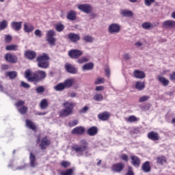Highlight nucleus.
Instances as JSON below:
<instances>
[{
  "instance_id": "47",
  "label": "nucleus",
  "mask_w": 175,
  "mask_h": 175,
  "mask_svg": "<svg viewBox=\"0 0 175 175\" xmlns=\"http://www.w3.org/2000/svg\"><path fill=\"white\" fill-rule=\"evenodd\" d=\"M105 83V78H97L95 81H94V84H103Z\"/></svg>"
},
{
  "instance_id": "21",
  "label": "nucleus",
  "mask_w": 175,
  "mask_h": 175,
  "mask_svg": "<svg viewBox=\"0 0 175 175\" xmlns=\"http://www.w3.org/2000/svg\"><path fill=\"white\" fill-rule=\"evenodd\" d=\"M23 25V22H12L11 27L14 31H20L21 29V27Z\"/></svg>"
},
{
  "instance_id": "37",
  "label": "nucleus",
  "mask_w": 175,
  "mask_h": 175,
  "mask_svg": "<svg viewBox=\"0 0 175 175\" xmlns=\"http://www.w3.org/2000/svg\"><path fill=\"white\" fill-rule=\"evenodd\" d=\"M125 121L126 122H137V121H139V118L135 116H131L129 118H126Z\"/></svg>"
},
{
  "instance_id": "51",
  "label": "nucleus",
  "mask_w": 175,
  "mask_h": 175,
  "mask_svg": "<svg viewBox=\"0 0 175 175\" xmlns=\"http://www.w3.org/2000/svg\"><path fill=\"white\" fill-rule=\"evenodd\" d=\"M38 94H42V92H44V88L43 86H39L36 90Z\"/></svg>"
},
{
  "instance_id": "4",
  "label": "nucleus",
  "mask_w": 175,
  "mask_h": 175,
  "mask_svg": "<svg viewBox=\"0 0 175 175\" xmlns=\"http://www.w3.org/2000/svg\"><path fill=\"white\" fill-rule=\"evenodd\" d=\"M80 143L81 146L75 145L72 146V150L77 152L78 155H83V152H84V151H87L88 148V144L87 143V141L84 139L81 140Z\"/></svg>"
},
{
  "instance_id": "61",
  "label": "nucleus",
  "mask_w": 175,
  "mask_h": 175,
  "mask_svg": "<svg viewBox=\"0 0 175 175\" xmlns=\"http://www.w3.org/2000/svg\"><path fill=\"white\" fill-rule=\"evenodd\" d=\"M105 90L104 86H96V91H103Z\"/></svg>"
},
{
  "instance_id": "22",
  "label": "nucleus",
  "mask_w": 175,
  "mask_h": 175,
  "mask_svg": "<svg viewBox=\"0 0 175 175\" xmlns=\"http://www.w3.org/2000/svg\"><path fill=\"white\" fill-rule=\"evenodd\" d=\"M158 24L159 23H157V24L152 25L150 22H146V23H144L142 26V28H144V29L150 30V29H152L153 28H155V27H157Z\"/></svg>"
},
{
  "instance_id": "50",
  "label": "nucleus",
  "mask_w": 175,
  "mask_h": 175,
  "mask_svg": "<svg viewBox=\"0 0 175 175\" xmlns=\"http://www.w3.org/2000/svg\"><path fill=\"white\" fill-rule=\"evenodd\" d=\"M155 0H145L144 3L146 6H151V4L154 3Z\"/></svg>"
},
{
  "instance_id": "20",
  "label": "nucleus",
  "mask_w": 175,
  "mask_h": 175,
  "mask_svg": "<svg viewBox=\"0 0 175 175\" xmlns=\"http://www.w3.org/2000/svg\"><path fill=\"white\" fill-rule=\"evenodd\" d=\"M142 170L144 172V173H150L151 172V167L150 166V161H146L142 165Z\"/></svg>"
},
{
  "instance_id": "29",
  "label": "nucleus",
  "mask_w": 175,
  "mask_h": 175,
  "mask_svg": "<svg viewBox=\"0 0 175 175\" xmlns=\"http://www.w3.org/2000/svg\"><path fill=\"white\" fill-rule=\"evenodd\" d=\"M29 161H30V165H31V167H35V166H36V165H38V163H36V157L32 153H30Z\"/></svg>"
},
{
  "instance_id": "10",
  "label": "nucleus",
  "mask_w": 175,
  "mask_h": 175,
  "mask_svg": "<svg viewBox=\"0 0 175 175\" xmlns=\"http://www.w3.org/2000/svg\"><path fill=\"white\" fill-rule=\"evenodd\" d=\"M124 167H125V164L122 163H118L112 165L111 170L115 173H120L124 170Z\"/></svg>"
},
{
  "instance_id": "27",
  "label": "nucleus",
  "mask_w": 175,
  "mask_h": 175,
  "mask_svg": "<svg viewBox=\"0 0 175 175\" xmlns=\"http://www.w3.org/2000/svg\"><path fill=\"white\" fill-rule=\"evenodd\" d=\"M88 135L89 136H95L98 133V128L96 126H92L89 129H88Z\"/></svg>"
},
{
  "instance_id": "8",
  "label": "nucleus",
  "mask_w": 175,
  "mask_h": 175,
  "mask_svg": "<svg viewBox=\"0 0 175 175\" xmlns=\"http://www.w3.org/2000/svg\"><path fill=\"white\" fill-rule=\"evenodd\" d=\"M78 9L87 14L92 12V6L90 4H81L78 6Z\"/></svg>"
},
{
  "instance_id": "53",
  "label": "nucleus",
  "mask_w": 175,
  "mask_h": 175,
  "mask_svg": "<svg viewBox=\"0 0 175 175\" xmlns=\"http://www.w3.org/2000/svg\"><path fill=\"white\" fill-rule=\"evenodd\" d=\"M120 159L122 161H124L125 162H128V161H129V158L128 157V155L123 154L120 156Z\"/></svg>"
},
{
  "instance_id": "58",
  "label": "nucleus",
  "mask_w": 175,
  "mask_h": 175,
  "mask_svg": "<svg viewBox=\"0 0 175 175\" xmlns=\"http://www.w3.org/2000/svg\"><path fill=\"white\" fill-rule=\"evenodd\" d=\"M79 124V122L77 120H73L69 123L70 126H76Z\"/></svg>"
},
{
  "instance_id": "7",
  "label": "nucleus",
  "mask_w": 175,
  "mask_h": 175,
  "mask_svg": "<svg viewBox=\"0 0 175 175\" xmlns=\"http://www.w3.org/2000/svg\"><path fill=\"white\" fill-rule=\"evenodd\" d=\"M4 58L5 61L10 62V64H17L18 62V57H17V55L12 53H6Z\"/></svg>"
},
{
  "instance_id": "24",
  "label": "nucleus",
  "mask_w": 175,
  "mask_h": 175,
  "mask_svg": "<svg viewBox=\"0 0 175 175\" xmlns=\"http://www.w3.org/2000/svg\"><path fill=\"white\" fill-rule=\"evenodd\" d=\"M33 29H35V28L33 27V25H32L28 23H25V24H24L25 32H26L27 33H29L32 32V31H33Z\"/></svg>"
},
{
  "instance_id": "41",
  "label": "nucleus",
  "mask_w": 175,
  "mask_h": 175,
  "mask_svg": "<svg viewBox=\"0 0 175 175\" xmlns=\"http://www.w3.org/2000/svg\"><path fill=\"white\" fill-rule=\"evenodd\" d=\"M8 21H2L0 22V31H3L4 29H6L8 28Z\"/></svg>"
},
{
  "instance_id": "35",
  "label": "nucleus",
  "mask_w": 175,
  "mask_h": 175,
  "mask_svg": "<svg viewBox=\"0 0 175 175\" xmlns=\"http://www.w3.org/2000/svg\"><path fill=\"white\" fill-rule=\"evenodd\" d=\"M6 77H9L11 80L17 77V72L16 71H8L5 73Z\"/></svg>"
},
{
  "instance_id": "52",
  "label": "nucleus",
  "mask_w": 175,
  "mask_h": 175,
  "mask_svg": "<svg viewBox=\"0 0 175 175\" xmlns=\"http://www.w3.org/2000/svg\"><path fill=\"white\" fill-rule=\"evenodd\" d=\"M34 33L36 35V36H37L38 38H42V31H40V29H36L35 31H34Z\"/></svg>"
},
{
  "instance_id": "19",
  "label": "nucleus",
  "mask_w": 175,
  "mask_h": 175,
  "mask_svg": "<svg viewBox=\"0 0 175 175\" xmlns=\"http://www.w3.org/2000/svg\"><path fill=\"white\" fill-rule=\"evenodd\" d=\"M133 76L135 77V79H144L146 77V73L143 71H140L139 70H135L133 72Z\"/></svg>"
},
{
  "instance_id": "57",
  "label": "nucleus",
  "mask_w": 175,
  "mask_h": 175,
  "mask_svg": "<svg viewBox=\"0 0 175 175\" xmlns=\"http://www.w3.org/2000/svg\"><path fill=\"white\" fill-rule=\"evenodd\" d=\"M70 165V163L68 162V161H63L62 163V166L63 167H68V166Z\"/></svg>"
},
{
  "instance_id": "34",
  "label": "nucleus",
  "mask_w": 175,
  "mask_h": 175,
  "mask_svg": "<svg viewBox=\"0 0 175 175\" xmlns=\"http://www.w3.org/2000/svg\"><path fill=\"white\" fill-rule=\"evenodd\" d=\"M120 14L124 17H132V16H133V12L127 10H122L120 11Z\"/></svg>"
},
{
  "instance_id": "54",
  "label": "nucleus",
  "mask_w": 175,
  "mask_h": 175,
  "mask_svg": "<svg viewBox=\"0 0 175 175\" xmlns=\"http://www.w3.org/2000/svg\"><path fill=\"white\" fill-rule=\"evenodd\" d=\"M12 37L10 35H7L5 37V41L6 42V43H10V42H12Z\"/></svg>"
},
{
  "instance_id": "55",
  "label": "nucleus",
  "mask_w": 175,
  "mask_h": 175,
  "mask_svg": "<svg viewBox=\"0 0 175 175\" xmlns=\"http://www.w3.org/2000/svg\"><path fill=\"white\" fill-rule=\"evenodd\" d=\"M21 87H23V88H31V85H29V84L24 82V81H21Z\"/></svg>"
},
{
  "instance_id": "30",
  "label": "nucleus",
  "mask_w": 175,
  "mask_h": 175,
  "mask_svg": "<svg viewBox=\"0 0 175 175\" xmlns=\"http://www.w3.org/2000/svg\"><path fill=\"white\" fill-rule=\"evenodd\" d=\"M67 18L70 21H75V20H76V12H75L74 10H70L67 14Z\"/></svg>"
},
{
  "instance_id": "60",
  "label": "nucleus",
  "mask_w": 175,
  "mask_h": 175,
  "mask_svg": "<svg viewBox=\"0 0 175 175\" xmlns=\"http://www.w3.org/2000/svg\"><path fill=\"white\" fill-rule=\"evenodd\" d=\"M126 175H135L133 174V171H132V167H129V170H128L127 173L126 174Z\"/></svg>"
},
{
  "instance_id": "63",
  "label": "nucleus",
  "mask_w": 175,
  "mask_h": 175,
  "mask_svg": "<svg viewBox=\"0 0 175 175\" xmlns=\"http://www.w3.org/2000/svg\"><path fill=\"white\" fill-rule=\"evenodd\" d=\"M170 79L172 81H175V72H173L172 74L170 75Z\"/></svg>"
},
{
  "instance_id": "44",
  "label": "nucleus",
  "mask_w": 175,
  "mask_h": 175,
  "mask_svg": "<svg viewBox=\"0 0 175 175\" xmlns=\"http://www.w3.org/2000/svg\"><path fill=\"white\" fill-rule=\"evenodd\" d=\"M150 99V96H142L139 98V103H143V102H147Z\"/></svg>"
},
{
  "instance_id": "14",
  "label": "nucleus",
  "mask_w": 175,
  "mask_h": 175,
  "mask_svg": "<svg viewBox=\"0 0 175 175\" xmlns=\"http://www.w3.org/2000/svg\"><path fill=\"white\" fill-rule=\"evenodd\" d=\"M98 117L101 121H107V119L110 118V113L108 111H104L103 113H100L98 115Z\"/></svg>"
},
{
  "instance_id": "25",
  "label": "nucleus",
  "mask_w": 175,
  "mask_h": 175,
  "mask_svg": "<svg viewBox=\"0 0 175 175\" xmlns=\"http://www.w3.org/2000/svg\"><path fill=\"white\" fill-rule=\"evenodd\" d=\"M135 88L137 90V91H143V90L146 88V84L144 82L137 81L135 85Z\"/></svg>"
},
{
  "instance_id": "42",
  "label": "nucleus",
  "mask_w": 175,
  "mask_h": 175,
  "mask_svg": "<svg viewBox=\"0 0 175 175\" xmlns=\"http://www.w3.org/2000/svg\"><path fill=\"white\" fill-rule=\"evenodd\" d=\"M93 100L96 102H102V100H103V96L101 94H95L93 97Z\"/></svg>"
},
{
  "instance_id": "45",
  "label": "nucleus",
  "mask_w": 175,
  "mask_h": 175,
  "mask_svg": "<svg viewBox=\"0 0 175 175\" xmlns=\"http://www.w3.org/2000/svg\"><path fill=\"white\" fill-rule=\"evenodd\" d=\"M61 175H72L73 174V170L72 169H68L66 170L65 172H60Z\"/></svg>"
},
{
  "instance_id": "13",
  "label": "nucleus",
  "mask_w": 175,
  "mask_h": 175,
  "mask_svg": "<svg viewBox=\"0 0 175 175\" xmlns=\"http://www.w3.org/2000/svg\"><path fill=\"white\" fill-rule=\"evenodd\" d=\"M148 139H150V140H152L153 142H157L159 140V135H158V133L155 131L150 132L148 134Z\"/></svg>"
},
{
  "instance_id": "18",
  "label": "nucleus",
  "mask_w": 175,
  "mask_h": 175,
  "mask_svg": "<svg viewBox=\"0 0 175 175\" xmlns=\"http://www.w3.org/2000/svg\"><path fill=\"white\" fill-rule=\"evenodd\" d=\"M85 132V129L83 126H77L72 129V133L74 135H83Z\"/></svg>"
},
{
  "instance_id": "38",
  "label": "nucleus",
  "mask_w": 175,
  "mask_h": 175,
  "mask_svg": "<svg viewBox=\"0 0 175 175\" xmlns=\"http://www.w3.org/2000/svg\"><path fill=\"white\" fill-rule=\"evenodd\" d=\"M157 162L159 165H165L166 163V157L160 156L157 158Z\"/></svg>"
},
{
  "instance_id": "17",
  "label": "nucleus",
  "mask_w": 175,
  "mask_h": 175,
  "mask_svg": "<svg viewBox=\"0 0 175 175\" xmlns=\"http://www.w3.org/2000/svg\"><path fill=\"white\" fill-rule=\"evenodd\" d=\"M73 84H75V79L73 78L66 79L63 82V85H64L65 89L70 88Z\"/></svg>"
},
{
  "instance_id": "40",
  "label": "nucleus",
  "mask_w": 175,
  "mask_h": 175,
  "mask_svg": "<svg viewBox=\"0 0 175 175\" xmlns=\"http://www.w3.org/2000/svg\"><path fill=\"white\" fill-rule=\"evenodd\" d=\"M159 81L163 84V85H164V87L169 85V80L166 79L163 77H159Z\"/></svg>"
},
{
  "instance_id": "2",
  "label": "nucleus",
  "mask_w": 175,
  "mask_h": 175,
  "mask_svg": "<svg viewBox=\"0 0 175 175\" xmlns=\"http://www.w3.org/2000/svg\"><path fill=\"white\" fill-rule=\"evenodd\" d=\"M64 109H62L59 113V117L65 118V117H69V116L73 114V109H75V103L66 101L64 103Z\"/></svg>"
},
{
  "instance_id": "64",
  "label": "nucleus",
  "mask_w": 175,
  "mask_h": 175,
  "mask_svg": "<svg viewBox=\"0 0 175 175\" xmlns=\"http://www.w3.org/2000/svg\"><path fill=\"white\" fill-rule=\"evenodd\" d=\"M123 57H124V58L125 59H129V58H131V56H129V54H124V55H123Z\"/></svg>"
},
{
  "instance_id": "9",
  "label": "nucleus",
  "mask_w": 175,
  "mask_h": 175,
  "mask_svg": "<svg viewBox=\"0 0 175 175\" xmlns=\"http://www.w3.org/2000/svg\"><path fill=\"white\" fill-rule=\"evenodd\" d=\"M68 55L73 59H77L81 55H83V52L80 50L73 49L69 51Z\"/></svg>"
},
{
  "instance_id": "11",
  "label": "nucleus",
  "mask_w": 175,
  "mask_h": 175,
  "mask_svg": "<svg viewBox=\"0 0 175 175\" xmlns=\"http://www.w3.org/2000/svg\"><path fill=\"white\" fill-rule=\"evenodd\" d=\"M65 69L68 73L76 75L77 73V68L72 66L71 64L67 63L65 64Z\"/></svg>"
},
{
  "instance_id": "31",
  "label": "nucleus",
  "mask_w": 175,
  "mask_h": 175,
  "mask_svg": "<svg viewBox=\"0 0 175 175\" xmlns=\"http://www.w3.org/2000/svg\"><path fill=\"white\" fill-rule=\"evenodd\" d=\"M40 107L42 109V110H44L49 107V101L47 99L44 98L40 101Z\"/></svg>"
},
{
  "instance_id": "5",
  "label": "nucleus",
  "mask_w": 175,
  "mask_h": 175,
  "mask_svg": "<svg viewBox=\"0 0 175 175\" xmlns=\"http://www.w3.org/2000/svg\"><path fill=\"white\" fill-rule=\"evenodd\" d=\"M108 31L109 33H120L121 31V25L118 23H111L108 27Z\"/></svg>"
},
{
  "instance_id": "3",
  "label": "nucleus",
  "mask_w": 175,
  "mask_h": 175,
  "mask_svg": "<svg viewBox=\"0 0 175 175\" xmlns=\"http://www.w3.org/2000/svg\"><path fill=\"white\" fill-rule=\"evenodd\" d=\"M49 59H50V57H49V55L46 53L38 56L36 59L38 68H41V69H47L49 66Z\"/></svg>"
},
{
  "instance_id": "59",
  "label": "nucleus",
  "mask_w": 175,
  "mask_h": 175,
  "mask_svg": "<svg viewBox=\"0 0 175 175\" xmlns=\"http://www.w3.org/2000/svg\"><path fill=\"white\" fill-rule=\"evenodd\" d=\"M105 73L107 77H110V68L109 67L105 68Z\"/></svg>"
},
{
  "instance_id": "6",
  "label": "nucleus",
  "mask_w": 175,
  "mask_h": 175,
  "mask_svg": "<svg viewBox=\"0 0 175 175\" xmlns=\"http://www.w3.org/2000/svg\"><path fill=\"white\" fill-rule=\"evenodd\" d=\"M55 36V31L54 30H50L47 31L46 33V40L48 43L50 44V46H55V38L54 36Z\"/></svg>"
},
{
  "instance_id": "1",
  "label": "nucleus",
  "mask_w": 175,
  "mask_h": 175,
  "mask_svg": "<svg viewBox=\"0 0 175 175\" xmlns=\"http://www.w3.org/2000/svg\"><path fill=\"white\" fill-rule=\"evenodd\" d=\"M25 77L27 79L28 81H40V80H44L46 77V72L38 70L32 75V71L31 70H27L25 72Z\"/></svg>"
},
{
  "instance_id": "48",
  "label": "nucleus",
  "mask_w": 175,
  "mask_h": 175,
  "mask_svg": "<svg viewBox=\"0 0 175 175\" xmlns=\"http://www.w3.org/2000/svg\"><path fill=\"white\" fill-rule=\"evenodd\" d=\"M77 62H78V64H84V62H88V58L85 57H83L80 59H79Z\"/></svg>"
},
{
  "instance_id": "62",
  "label": "nucleus",
  "mask_w": 175,
  "mask_h": 175,
  "mask_svg": "<svg viewBox=\"0 0 175 175\" xmlns=\"http://www.w3.org/2000/svg\"><path fill=\"white\" fill-rule=\"evenodd\" d=\"M1 68L3 70H8V69H9V66L8 64H3L1 65Z\"/></svg>"
},
{
  "instance_id": "43",
  "label": "nucleus",
  "mask_w": 175,
  "mask_h": 175,
  "mask_svg": "<svg viewBox=\"0 0 175 175\" xmlns=\"http://www.w3.org/2000/svg\"><path fill=\"white\" fill-rule=\"evenodd\" d=\"M83 40L86 42V43H92V42H94V38L91 36H85L83 38Z\"/></svg>"
},
{
  "instance_id": "23",
  "label": "nucleus",
  "mask_w": 175,
  "mask_h": 175,
  "mask_svg": "<svg viewBox=\"0 0 175 175\" xmlns=\"http://www.w3.org/2000/svg\"><path fill=\"white\" fill-rule=\"evenodd\" d=\"M131 163L135 167H139L140 166V159L137 156H131Z\"/></svg>"
},
{
  "instance_id": "15",
  "label": "nucleus",
  "mask_w": 175,
  "mask_h": 175,
  "mask_svg": "<svg viewBox=\"0 0 175 175\" xmlns=\"http://www.w3.org/2000/svg\"><path fill=\"white\" fill-rule=\"evenodd\" d=\"M25 56L27 59H35L36 58V53L33 51H27L25 53Z\"/></svg>"
},
{
  "instance_id": "33",
  "label": "nucleus",
  "mask_w": 175,
  "mask_h": 175,
  "mask_svg": "<svg viewBox=\"0 0 175 175\" xmlns=\"http://www.w3.org/2000/svg\"><path fill=\"white\" fill-rule=\"evenodd\" d=\"M53 90H55V91H57V92H61L64 91V90H65V86L64 85L63 82L55 85L53 87Z\"/></svg>"
},
{
  "instance_id": "32",
  "label": "nucleus",
  "mask_w": 175,
  "mask_h": 175,
  "mask_svg": "<svg viewBox=\"0 0 175 175\" xmlns=\"http://www.w3.org/2000/svg\"><path fill=\"white\" fill-rule=\"evenodd\" d=\"M5 50L7 51H18V45L17 44H10L5 46Z\"/></svg>"
},
{
  "instance_id": "28",
  "label": "nucleus",
  "mask_w": 175,
  "mask_h": 175,
  "mask_svg": "<svg viewBox=\"0 0 175 175\" xmlns=\"http://www.w3.org/2000/svg\"><path fill=\"white\" fill-rule=\"evenodd\" d=\"M50 146V140L47 139V137H44L42 139L40 147L42 150H46V146Z\"/></svg>"
},
{
  "instance_id": "26",
  "label": "nucleus",
  "mask_w": 175,
  "mask_h": 175,
  "mask_svg": "<svg viewBox=\"0 0 175 175\" xmlns=\"http://www.w3.org/2000/svg\"><path fill=\"white\" fill-rule=\"evenodd\" d=\"M26 126L29 128V129H31V131H36V125L32 120H26Z\"/></svg>"
},
{
  "instance_id": "39",
  "label": "nucleus",
  "mask_w": 175,
  "mask_h": 175,
  "mask_svg": "<svg viewBox=\"0 0 175 175\" xmlns=\"http://www.w3.org/2000/svg\"><path fill=\"white\" fill-rule=\"evenodd\" d=\"M55 29L57 32H62L65 29V26L61 23H57L55 25Z\"/></svg>"
},
{
  "instance_id": "46",
  "label": "nucleus",
  "mask_w": 175,
  "mask_h": 175,
  "mask_svg": "<svg viewBox=\"0 0 175 175\" xmlns=\"http://www.w3.org/2000/svg\"><path fill=\"white\" fill-rule=\"evenodd\" d=\"M18 111H19V113H21V114H25V113H27V111H28V107L23 106L21 109L18 108Z\"/></svg>"
},
{
  "instance_id": "49",
  "label": "nucleus",
  "mask_w": 175,
  "mask_h": 175,
  "mask_svg": "<svg viewBox=\"0 0 175 175\" xmlns=\"http://www.w3.org/2000/svg\"><path fill=\"white\" fill-rule=\"evenodd\" d=\"M89 109H90V107H88V106H85L80 109L79 113L81 114H85V113H87V111H88Z\"/></svg>"
},
{
  "instance_id": "56",
  "label": "nucleus",
  "mask_w": 175,
  "mask_h": 175,
  "mask_svg": "<svg viewBox=\"0 0 175 175\" xmlns=\"http://www.w3.org/2000/svg\"><path fill=\"white\" fill-rule=\"evenodd\" d=\"M25 103V102H24L23 100H20V101H18L15 104V106H16V107H20V106H23Z\"/></svg>"
},
{
  "instance_id": "16",
  "label": "nucleus",
  "mask_w": 175,
  "mask_h": 175,
  "mask_svg": "<svg viewBox=\"0 0 175 175\" xmlns=\"http://www.w3.org/2000/svg\"><path fill=\"white\" fill-rule=\"evenodd\" d=\"M68 39L70 40V42L76 43V42H79V40H80V36L79 34L70 33L68 34Z\"/></svg>"
},
{
  "instance_id": "36",
  "label": "nucleus",
  "mask_w": 175,
  "mask_h": 175,
  "mask_svg": "<svg viewBox=\"0 0 175 175\" xmlns=\"http://www.w3.org/2000/svg\"><path fill=\"white\" fill-rule=\"evenodd\" d=\"M94 69V64L92 63H87L82 67V70H92Z\"/></svg>"
},
{
  "instance_id": "12",
  "label": "nucleus",
  "mask_w": 175,
  "mask_h": 175,
  "mask_svg": "<svg viewBox=\"0 0 175 175\" xmlns=\"http://www.w3.org/2000/svg\"><path fill=\"white\" fill-rule=\"evenodd\" d=\"M163 28L173 29V28H175V21L168 20L164 21L163 23Z\"/></svg>"
}]
</instances>
